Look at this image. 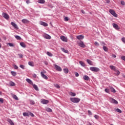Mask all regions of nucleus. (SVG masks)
<instances>
[{
	"label": "nucleus",
	"instance_id": "f257e3e1",
	"mask_svg": "<svg viewBox=\"0 0 125 125\" xmlns=\"http://www.w3.org/2000/svg\"><path fill=\"white\" fill-rule=\"evenodd\" d=\"M70 99L73 103H79L81 101V99L78 98H70Z\"/></svg>",
	"mask_w": 125,
	"mask_h": 125
},
{
	"label": "nucleus",
	"instance_id": "f03ea898",
	"mask_svg": "<svg viewBox=\"0 0 125 125\" xmlns=\"http://www.w3.org/2000/svg\"><path fill=\"white\" fill-rule=\"evenodd\" d=\"M90 71H92V72H98L99 71H100V69L96 67H90Z\"/></svg>",
	"mask_w": 125,
	"mask_h": 125
},
{
	"label": "nucleus",
	"instance_id": "7ed1b4c3",
	"mask_svg": "<svg viewBox=\"0 0 125 125\" xmlns=\"http://www.w3.org/2000/svg\"><path fill=\"white\" fill-rule=\"evenodd\" d=\"M109 102L112 104H118L119 103L117 100H115V99H113V98H109Z\"/></svg>",
	"mask_w": 125,
	"mask_h": 125
},
{
	"label": "nucleus",
	"instance_id": "20e7f679",
	"mask_svg": "<svg viewBox=\"0 0 125 125\" xmlns=\"http://www.w3.org/2000/svg\"><path fill=\"white\" fill-rule=\"evenodd\" d=\"M109 13L112 15L113 16H114V17H118V15H117V13H116V12H115L113 10L110 9Z\"/></svg>",
	"mask_w": 125,
	"mask_h": 125
},
{
	"label": "nucleus",
	"instance_id": "39448f33",
	"mask_svg": "<svg viewBox=\"0 0 125 125\" xmlns=\"http://www.w3.org/2000/svg\"><path fill=\"white\" fill-rule=\"evenodd\" d=\"M42 37L44 39H46V40H50V39H51V36L47 34H43Z\"/></svg>",
	"mask_w": 125,
	"mask_h": 125
},
{
	"label": "nucleus",
	"instance_id": "423d86ee",
	"mask_svg": "<svg viewBox=\"0 0 125 125\" xmlns=\"http://www.w3.org/2000/svg\"><path fill=\"white\" fill-rule=\"evenodd\" d=\"M79 46L80 47H82L83 48H84L85 47V45L83 43V42L80 41V42L78 43Z\"/></svg>",
	"mask_w": 125,
	"mask_h": 125
},
{
	"label": "nucleus",
	"instance_id": "0eeeda50",
	"mask_svg": "<svg viewBox=\"0 0 125 125\" xmlns=\"http://www.w3.org/2000/svg\"><path fill=\"white\" fill-rule=\"evenodd\" d=\"M54 67L57 71H58L59 72H61L62 71V68L59 65H57V64H54Z\"/></svg>",
	"mask_w": 125,
	"mask_h": 125
},
{
	"label": "nucleus",
	"instance_id": "6e6552de",
	"mask_svg": "<svg viewBox=\"0 0 125 125\" xmlns=\"http://www.w3.org/2000/svg\"><path fill=\"white\" fill-rule=\"evenodd\" d=\"M41 77H42L43 79H44V80H48V77H47V76H46V75L44 74L43 72L42 71L41 72Z\"/></svg>",
	"mask_w": 125,
	"mask_h": 125
},
{
	"label": "nucleus",
	"instance_id": "1a4fd4ad",
	"mask_svg": "<svg viewBox=\"0 0 125 125\" xmlns=\"http://www.w3.org/2000/svg\"><path fill=\"white\" fill-rule=\"evenodd\" d=\"M112 26L115 30H120V27H119V25L117 23H113Z\"/></svg>",
	"mask_w": 125,
	"mask_h": 125
},
{
	"label": "nucleus",
	"instance_id": "9d476101",
	"mask_svg": "<svg viewBox=\"0 0 125 125\" xmlns=\"http://www.w3.org/2000/svg\"><path fill=\"white\" fill-rule=\"evenodd\" d=\"M61 40H62V42H68V40H67V38H66L64 36H61Z\"/></svg>",
	"mask_w": 125,
	"mask_h": 125
},
{
	"label": "nucleus",
	"instance_id": "9b49d317",
	"mask_svg": "<svg viewBox=\"0 0 125 125\" xmlns=\"http://www.w3.org/2000/svg\"><path fill=\"white\" fill-rule=\"evenodd\" d=\"M84 38V36H83V35H80L76 36V39H77V40H83Z\"/></svg>",
	"mask_w": 125,
	"mask_h": 125
},
{
	"label": "nucleus",
	"instance_id": "f8f14e48",
	"mask_svg": "<svg viewBox=\"0 0 125 125\" xmlns=\"http://www.w3.org/2000/svg\"><path fill=\"white\" fill-rule=\"evenodd\" d=\"M2 15L3 17L5 18V19H9V16H8L7 14L5 13H2Z\"/></svg>",
	"mask_w": 125,
	"mask_h": 125
},
{
	"label": "nucleus",
	"instance_id": "ddd939ff",
	"mask_svg": "<svg viewBox=\"0 0 125 125\" xmlns=\"http://www.w3.org/2000/svg\"><path fill=\"white\" fill-rule=\"evenodd\" d=\"M40 25H42V26H44V27H47V26H48V24H47L46 22H45L42 21H41L40 22Z\"/></svg>",
	"mask_w": 125,
	"mask_h": 125
},
{
	"label": "nucleus",
	"instance_id": "4468645a",
	"mask_svg": "<svg viewBox=\"0 0 125 125\" xmlns=\"http://www.w3.org/2000/svg\"><path fill=\"white\" fill-rule=\"evenodd\" d=\"M49 102V101H48V100L45 99H42L41 101V103H42V104H48Z\"/></svg>",
	"mask_w": 125,
	"mask_h": 125
},
{
	"label": "nucleus",
	"instance_id": "2eb2a0df",
	"mask_svg": "<svg viewBox=\"0 0 125 125\" xmlns=\"http://www.w3.org/2000/svg\"><path fill=\"white\" fill-rule=\"evenodd\" d=\"M11 25H12V26H13L15 29H18V26H17V24H16V23H14V22L12 21L11 22Z\"/></svg>",
	"mask_w": 125,
	"mask_h": 125
},
{
	"label": "nucleus",
	"instance_id": "dca6fc26",
	"mask_svg": "<svg viewBox=\"0 0 125 125\" xmlns=\"http://www.w3.org/2000/svg\"><path fill=\"white\" fill-rule=\"evenodd\" d=\"M26 81L27 82V83H29V84L33 85V81H32V80H31V79H30L29 78H27L26 79Z\"/></svg>",
	"mask_w": 125,
	"mask_h": 125
},
{
	"label": "nucleus",
	"instance_id": "f3484780",
	"mask_svg": "<svg viewBox=\"0 0 125 125\" xmlns=\"http://www.w3.org/2000/svg\"><path fill=\"white\" fill-rule=\"evenodd\" d=\"M7 122H8V123H9V124H10V125H14V123H13L12 120H11V119H8L7 120Z\"/></svg>",
	"mask_w": 125,
	"mask_h": 125
},
{
	"label": "nucleus",
	"instance_id": "a211bd4d",
	"mask_svg": "<svg viewBox=\"0 0 125 125\" xmlns=\"http://www.w3.org/2000/svg\"><path fill=\"white\" fill-rule=\"evenodd\" d=\"M83 80H84L85 81H89V77H88L87 75H84L83 77Z\"/></svg>",
	"mask_w": 125,
	"mask_h": 125
},
{
	"label": "nucleus",
	"instance_id": "6ab92c4d",
	"mask_svg": "<svg viewBox=\"0 0 125 125\" xmlns=\"http://www.w3.org/2000/svg\"><path fill=\"white\" fill-rule=\"evenodd\" d=\"M10 86H15L16 85V84L12 81H10L9 82Z\"/></svg>",
	"mask_w": 125,
	"mask_h": 125
},
{
	"label": "nucleus",
	"instance_id": "aec40b11",
	"mask_svg": "<svg viewBox=\"0 0 125 125\" xmlns=\"http://www.w3.org/2000/svg\"><path fill=\"white\" fill-rule=\"evenodd\" d=\"M21 22H22L24 24H27L29 22V21H28L27 19H23L21 20Z\"/></svg>",
	"mask_w": 125,
	"mask_h": 125
},
{
	"label": "nucleus",
	"instance_id": "412c9836",
	"mask_svg": "<svg viewBox=\"0 0 125 125\" xmlns=\"http://www.w3.org/2000/svg\"><path fill=\"white\" fill-rule=\"evenodd\" d=\"M109 68H110V69L111 70H113V71H116L117 69H116V66H113V65H110Z\"/></svg>",
	"mask_w": 125,
	"mask_h": 125
},
{
	"label": "nucleus",
	"instance_id": "4be33fe9",
	"mask_svg": "<svg viewBox=\"0 0 125 125\" xmlns=\"http://www.w3.org/2000/svg\"><path fill=\"white\" fill-rule=\"evenodd\" d=\"M23 116L24 117H29V112H23Z\"/></svg>",
	"mask_w": 125,
	"mask_h": 125
},
{
	"label": "nucleus",
	"instance_id": "5701e85b",
	"mask_svg": "<svg viewBox=\"0 0 125 125\" xmlns=\"http://www.w3.org/2000/svg\"><path fill=\"white\" fill-rule=\"evenodd\" d=\"M33 88L35 89V90H39V87H38V86L35 84H32Z\"/></svg>",
	"mask_w": 125,
	"mask_h": 125
},
{
	"label": "nucleus",
	"instance_id": "b1692460",
	"mask_svg": "<svg viewBox=\"0 0 125 125\" xmlns=\"http://www.w3.org/2000/svg\"><path fill=\"white\" fill-rule=\"evenodd\" d=\"M45 111H46L47 112L51 113V112H52V109H51V108H50L49 107H47L45 108Z\"/></svg>",
	"mask_w": 125,
	"mask_h": 125
},
{
	"label": "nucleus",
	"instance_id": "393cba45",
	"mask_svg": "<svg viewBox=\"0 0 125 125\" xmlns=\"http://www.w3.org/2000/svg\"><path fill=\"white\" fill-rule=\"evenodd\" d=\"M63 72L64 74H68V73H69V69H68L67 68H64Z\"/></svg>",
	"mask_w": 125,
	"mask_h": 125
},
{
	"label": "nucleus",
	"instance_id": "a878e982",
	"mask_svg": "<svg viewBox=\"0 0 125 125\" xmlns=\"http://www.w3.org/2000/svg\"><path fill=\"white\" fill-rule=\"evenodd\" d=\"M61 50L63 52H64V53H68L69 52V51L67 50H65L64 48H62Z\"/></svg>",
	"mask_w": 125,
	"mask_h": 125
},
{
	"label": "nucleus",
	"instance_id": "bb28decb",
	"mask_svg": "<svg viewBox=\"0 0 125 125\" xmlns=\"http://www.w3.org/2000/svg\"><path fill=\"white\" fill-rule=\"evenodd\" d=\"M79 64L82 66V67H84L85 66V64L83 61H80Z\"/></svg>",
	"mask_w": 125,
	"mask_h": 125
},
{
	"label": "nucleus",
	"instance_id": "cd10ccee",
	"mask_svg": "<svg viewBox=\"0 0 125 125\" xmlns=\"http://www.w3.org/2000/svg\"><path fill=\"white\" fill-rule=\"evenodd\" d=\"M46 54L47 55H48V56H49L50 57H52V56H53V54H52L51 53L49 52V51L46 52Z\"/></svg>",
	"mask_w": 125,
	"mask_h": 125
},
{
	"label": "nucleus",
	"instance_id": "c85d7f7f",
	"mask_svg": "<svg viewBox=\"0 0 125 125\" xmlns=\"http://www.w3.org/2000/svg\"><path fill=\"white\" fill-rule=\"evenodd\" d=\"M20 44L21 46L22 47H23L24 48L26 47V44H25L23 42H20Z\"/></svg>",
	"mask_w": 125,
	"mask_h": 125
},
{
	"label": "nucleus",
	"instance_id": "c756f323",
	"mask_svg": "<svg viewBox=\"0 0 125 125\" xmlns=\"http://www.w3.org/2000/svg\"><path fill=\"white\" fill-rule=\"evenodd\" d=\"M103 48L104 51H105V52H108V48L106 46H103Z\"/></svg>",
	"mask_w": 125,
	"mask_h": 125
},
{
	"label": "nucleus",
	"instance_id": "7c9ffc66",
	"mask_svg": "<svg viewBox=\"0 0 125 125\" xmlns=\"http://www.w3.org/2000/svg\"><path fill=\"white\" fill-rule=\"evenodd\" d=\"M69 95H70V96L75 97L76 96V93L70 92L69 93Z\"/></svg>",
	"mask_w": 125,
	"mask_h": 125
},
{
	"label": "nucleus",
	"instance_id": "2f4dec72",
	"mask_svg": "<svg viewBox=\"0 0 125 125\" xmlns=\"http://www.w3.org/2000/svg\"><path fill=\"white\" fill-rule=\"evenodd\" d=\"M110 90L111 91V92H113V93H116V89H115V88H114V87H110Z\"/></svg>",
	"mask_w": 125,
	"mask_h": 125
},
{
	"label": "nucleus",
	"instance_id": "473e14b6",
	"mask_svg": "<svg viewBox=\"0 0 125 125\" xmlns=\"http://www.w3.org/2000/svg\"><path fill=\"white\" fill-rule=\"evenodd\" d=\"M38 2L39 3L43 4L44 3V2H45V1L44 0H38Z\"/></svg>",
	"mask_w": 125,
	"mask_h": 125
},
{
	"label": "nucleus",
	"instance_id": "72a5a7b5",
	"mask_svg": "<svg viewBox=\"0 0 125 125\" xmlns=\"http://www.w3.org/2000/svg\"><path fill=\"white\" fill-rule=\"evenodd\" d=\"M114 72H115L116 76H119L121 72L118 69H116Z\"/></svg>",
	"mask_w": 125,
	"mask_h": 125
},
{
	"label": "nucleus",
	"instance_id": "f704fd0d",
	"mask_svg": "<svg viewBox=\"0 0 125 125\" xmlns=\"http://www.w3.org/2000/svg\"><path fill=\"white\" fill-rule=\"evenodd\" d=\"M28 65H29V66H31V67H34L35 66V65H34V63H33V62H29Z\"/></svg>",
	"mask_w": 125,
	"mask_h": 125
},
{
	"label": "nucleus",
	"instance_id": "c9c22d12",
	"mask_svg": "<svg viewBox=\"0 0 125 125\" xmlns=\"http://www.w3.org/2000/svg\"><path fill=\"white\" fill-rule=\"evenodd\" d=\"M86 62L88 63V64H89V65H92V62H91V61L87 59Z\"/></svg>",
	"mask_w": 125,
	"mask_h": 125
},
{
	"label": "nucleus",
	"instance_id": "e433bc0d",
	"mask_svg": "<svg viewBox=\"0 0 125 125\" xmlns=\"http://www.w3.org/2000/svg\"><path fill=\"white\" fill-rule=\"evenodd\" d=\"M11 73L12 76H14V77H15V76H16V75H17L16 72H15V71H11Z\"/></svg>",
	"mask_w": 125,
	"mask_h": 125
},
{
	"label": "nucleus",
	"instance_id": "4c0bfd02",
	"mask_svg": "<svg viewBox=\"0 0 125 125\" xmlns=\"http://www.w3.org/2000/svg\"><path fill=\"white\" fill-rule=\"evenodd\" d=\"M13 98H14V99H15V100H18V97H17V96H16V95H13Z\"/></svg>",
	"mask_w": 125,
	"mask_h": 125
},
{
	"label": "nucleus",
	"instance_id": "58836bf2",
	"mask_svg": "<svg viewBox=\"0 0 125 125\" xmlns=\"http://www.w3.org/2000/svg\"><path fill=\"white\" fill-rule=\"evenodd\" d=\"M15 37L17 40H21V37H20L18 35H16Z\"/></svg>",
	"mask_w": 125,
	"mask_h": 125
},
{
	"label": "nucleus",
	"instance_id": "ea45409f",
	"mask_svg": "<svg viewBox=\"0 0 125 125\" xmlns=\"http://www.w3.org/2000/svg\"><path fill=\"white\" fill-rule=\"evenodd\" d=\"M116 112H118V113H122V110L120 109V108H117L116 109Z\"/></svg>",
	"mask_w": 125,
	"mask_h": 125
},
{
	"label": "nucleus",
	"instance_id": "a19ab883",
	"mask_svg": "<svg viewBox=\"0 0 125 125\" xmlns=\"http://www.w3.org/2000/svg\"><path fill=\"white\" fill-rule=\"evenodd\" d=\"M20 68H21V69H23V70H24L25 69V66L23 64H21L20 65Z\"/></svg>",
	"mask_w": 125,
	"mask_h": 125
},
{
	"label": "nucleus",
	"instance_id": "79ce46f5",
	"mask_svg": "<svg viewBox=\"0 0 125 125\" xmlns=\"http://www.w3.org/2000/svg\"><path fill=\"white\" fill-rule=\"evenodd\" d=\"M104 90L106 93H109V92H110V90L108 88H105Z\"/></svg>",
	"mask_w": 125,
	"mask_h": 125
},
{
	"label": "nucleus",
	"instance_id": "37998d69",
	"mask_svg": "<svg viewBox=\"0 0 125 125\" xmlns=\"http://www.w3.org/2000/svg\"><path fill=\"white\" fill-rule=\"evenodd\" d=\"M94 44L96 46H99V43L97 42H95Z\"/></svg>",
	"mask_w": 125,
	"mask_h": 125
},
{
	"label": "nucleus",
	"instance_id": "c03bdc74",
	"mask_svg": "<svg viewBox=\"0 0 125 125\" xmlns=\"http://www.w3.org/2000/svg\"><path fill=\"white\" fill-rule=\"evenodd\" d=\"M121 59L124 60V61H125V56H122L121 57Z\"/></svg>",
	"mask_w": 125,
	"mask_h": 125
},
{
	"label": "nucleus",
	"instance_id": "a18cd8bd",
	"mask_svg": "<svg viewBox=\"0 0 125 125\" xmlns=\"http://www.w3.org/2000/svg\"><path fill=\"white\" fill-rule=\"evenodd\" d=\"M13 67H14V69H15L16 70L18 69V67L16 64H14Z\"/></svg>",
	"mask_w": 125,
	"mask_h": 125
},
{
	"label": "nucleus",
	"instance_id": "49530a36",
	"mask_svg": "<svg viewBox=\"0 0 125 125\" xmlns=\"http://www.w3.org/2000/svg\"><path fill=\"white\" fill-rule=\"evenodd\" d=\"M0 103L1 104H2L3 103V99L0 98Z\"/></svg>",
	"mask_w": 125,
	"mask_h": 125
},
{
	"label": "nucleus",
	"instance_id": "de8ad7c7",
	"mask_svg": "<svg viewBox=\"0 0 125 125\" xmlns=\"http://www.w3.org/2000/svg\"><path fill=\"white\" fill-rule=\"evenodd\" d=\"M29 116H31V117H35V115L31 112H29Z\"/></svg>",
	"mask_w": 125,
	"mask_h": 125
},
{
	"label": "nucleus",
	"instance_id": "09e8293b",
	"mask_svg": "<svg viewBox=\"0 0 125 125\" xmlns=\"http://www.w3.org/2000/svg\"><path fill=\"white\" fill-rule=\"evenodd\" d=\"M94 118L96 119V120H98L99 119V116L97 115H94Z\"/></svg>",
	"mask_w": 125,
	"mask_h": 125
},
{
	"label": "nucleus",
	"instance_id": "8fccbe9b",
	"mask_svg": "<svg viewBox=\"0 0 125 125\" xmlns=\"http://www.w3.org/2000/svg\"><path fill=\"white\" fill-rule=\"evenodd\" d=\"M121 40L123 42H124V43H125V38L123 37L121 39Z\"/></svg>",
	"mask_w": 125,
	"mask_h": 125
},
{
	"label": "nucleus",
	"instance_id": "3c124183",
	"mask_svg": "<svg viewBox=\"0 0 125 125\" xmlns=\"http://www.w3.org/2000/svg\"><path fill=\"white\" fill-rule=\"evenodd\" d=\"M121 3L122 5H125V2L124 0H121Z\"/></svg>",
	"mask_w": 125,
	"mask_h": 125
},
{
	"label": "nucleus",
	"instance_id": "603ef678",
	"mask_svg": "<svg viewBox=\"0 0 125 125\" xmlns=\"http://www.w3.org/2000/svg\"><path fill=\"white\" fill-rule=\"evenodd\" d=\"M55 87H57V88H60V86L58 84H56L55 85Z\"/></svg>",
	"mask_w": 125,
	"mask_h": 125
},
{
	"label": "nucleus",
	"instance_id": "864d4df0",
	"mask_svg": "<svg viewBox=\"0 0 125 125\" xmlns=\"http://www.w3.org/2000/svg\"><path fill=\"white\" fill-rule=\"evenodd\" d=\"M18 55L20 58H23V55H22L21 54H18Z\"/></svg>",
	"mask_w": 125,
	"mask_h": 125
},
{
	"label": "nucleus",
	"instance_id": "5fc2aeb1",
	"mask_svg": "<svg viewBox=\"0 0 125 125\" xmlns=\"http://www.w3.org/2000/svg\"><path fill=\"white\" fill-rule=\"evenodd\" d=\"M88 114H89V115H90V116L92 115V113L90 110H88Z\"/></svg>",
	"mask_w": 125,
	"mask_h": 125
},
{
	"label": "nucleus",
	"instance_id": "6e6d98bb",
	"mask_svg": "<svg viewBox=\"0 0 125 125\" xmlns=\"http://www.w3.org/2000/svg\"><path fill=\"white\" fill-rule=\"evenodd\" d=\"M69 20V18L67 17H65L64 18V21H68Z\"/></svg>",
	"mask_w": 125,
	"mask_h": 125
},
{
	"label": "nucleus",
	"instance_id": "4d7b16f0",
	"mask_svg": "<svg viewBox=\"0 0 125 125\" xmlns=\"http://www.w3.org/2000/svg\"><path fill=\"white\" fill-rule=\"evenodd\" d=\"M8 44L9 46H14V45L12 43H9Z\"/></svg>",
	"mask_w": 125,
	"mask_h": 125
},
{
	"label": "nucleus",
	"instance_id": "13d9d810",
	"mask_svg": "<svg viewBox=\"0 0 125 125\" xmlns=\"http://www.w3.org/2000/svg\"><path fill=\"white\" fill-rule=\"evenodd\" d=\"M44 64H45V65H46V66H47V65H48V62H47L45 61L44 62Z\"/></svg>",
	"mask_w": 125,
	"mask_h": 125
},
{
	"label": "nucleus",
	"instance_id": "bf43d9fd",
	"mask_svg": "<svg viewBox=\"0 0 125 125\" xmlns=\"http://www.w3.org/2000/svg\"><path fill=\"white\" fill-rule=\"evenodd\" d=\"M79 73L76 72L75 73V77H79Z\"/></svg>",
	"mask_w": 125,
	"mask_h": 125
},
{
	"label": "nucleus",
	"instance_id": "052dcab7",
	"mask_svg": "<svg viewBox=\"0 0 125 125\" xmlns=\"http://www.w3.org/2000/svg\"><path fill=\"white\" fill-rule=\"evenodd\" d=\"M110 2V0H105V3H109Z\"/></svg>",
	"mask_w": 125,
	"mask_h": 125
},
{
	"label": "nucleus",
	"instance_id": "680f3d73",
	"mask_svg": "<svg viewBox=\"0 0 125 125\" xmlns=\"http://www.w3.org/2000/svg\"><path fill=\"white\" fill-rule=\"evenodd\" d=\"M26 3L27 4H29V3H30V0H27L26 1Z\"/></svg>",
	"mask_w": 125,
	"mask_h": 125
},
{
	"label": "nucleus",
	"instance_id": "e2e57ef3",
	"mask_svg": "<svg viewBox=\"0 0 125 125\" xmlns=\"http://www.w3.org/2000/svg\"><path fill=\"white\" fill-rule=\"evenodd\" d=\"M33 78H37V75L36 74H34L33 75Z\"/></svg>",
	"mask_w": 125,
	"mask_h": 125
},
{
	"label": "nucleus",
	"instance_id": "0e129e2a",
	"mask_svg": "<svg viewBox=\"0 0 125 125\" xmlns=\"http://www.w3.org/2000/svg\"><path fill=\"white\" fill-rule=\"evenodd\" d=\"M105 42H102V45H103V46H104V45H105Z\"/></svg>",
	"mask_w": 125,
	"mask_h": 125
},
{
	"label": "nucleus",
	"instance_id": "69168bd1",
	"mask_svg": "<svg viewBox=\"0 0 125 125\" xmlns=\"http://www.w3.org/2000/svg\"><path fill=\"white\" fill-rule=\"evenodd\" d=\"M82 13L83 14H84L85 13V12H84V11L83 10H82Z\"/></svg>",
	"mask_w": 125,
	"mask_h": 125
},
{
	"label": "nucleus",
	"instance_id": "338daca9",
	"mask_svg": "<svg viewBox=\"0 0 125 125\" xmlns=\"http://www.w3.org/2000/svg\"><path fill=\"white\" fill-rule=\"evenodd\" d=\"M31 103L32 104V105H33V104H35V102L31 101Z\"/></svg>",
	"mask_w": 125,
	"mask_h": 125
},
{
	"label": "nucleus",
	"instance_id": "774afa93",
	"mask_svg": "<svg viewBox=\"0 0 125 125\" xmlns=\"http://www.w3.org/2000/svg\"><path fill=\"white\" fill-rule=\"evenodd\" d=\"M112 57H113V58H116V57H117V56L115 55H113Z\"/></svg>",
	"mask_w": 125,
	"mask_h": 125
}]
</instances>
